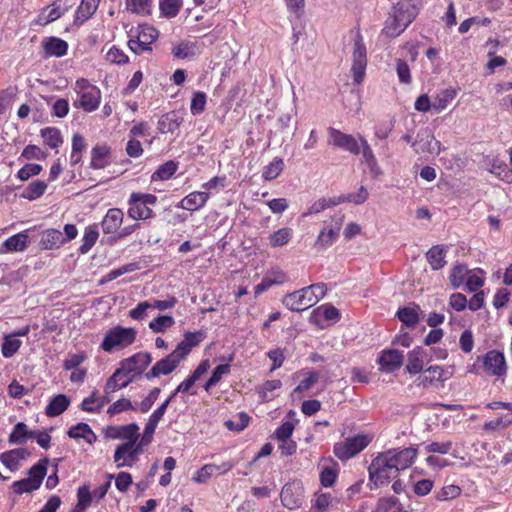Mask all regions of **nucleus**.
Instances as JSON below:
<instances>
[{"mask_svg": "<svg viewBox=\"0 0 512 512\" xmlns=\"http://www.w3.org/2000/svg\"><path fill=\"white\" fill-rule=\"evenodd\" d=\"M327 292L326 284L316 283L298 291L287 294L283 305L291 311H303L319 302Z\"/></svg>", "mask_w": 512, "mask_h": 512, "instance_id": "nucleus-1", "label": "nucleus"}, {"mask_svg": "<svg viewBox=\"0 0 512 512\" xmlns=\"http://www.w3.org/2000/svg\"><path fill=\"white\" fill-rule=\"evenodd\" d=\"M369 480L376 486L387 484L398 477L399 472L384 452L376 456L368 467Z\"/></svg>", "mask_w": 512, "mask_h": 512, "instance_id": "nucleus-2", "label": "nucleus"}, {"mask_svg": "<svg viewBox=\"0 0 512 512\" xmlns=\"http://www.w3.org/2000/svg\"><path fill=\"white\" fill-rule=\"evenodd\" d=\"M136 335V329L118 325L106 332L101 348L105 352H112L115 348H126L134 343Z\"/></svg>", "mask_w": 512, "mask_h": 512, "instance_id": "nucleus-3", "label": "nucleus"}, {"mask_svg": "<svg viewBox=\"0 0 512 512\" xmlns=\"http://www.w3.org/2000/svg\"><path fill=\"white\" fill-rule=\"evenodd\" d=\"M371 442V438L366 434H357L348 437L345 441L334 445V454L341 461L348 460L361 451H363Z\"/></svg>", "mask_w": 512, "mask_h": 512, "instance_id": "nucleus-4", "label": "nucleus"}, {"mask_svg": "<svg viewBox=\"0 0 512 512\" xmlns=\"http://www.w3.org/2000/svg\"><path fill=\"white\" fill-rule=\"evenodd\" d=\"M367 66V50L363 42V37L358 29L355 33L353 51H352V75L354 82L360 84L365 76Z\"/></svg>", "mask_w": 512, "mask_h": 512, "instance_id": "nucleus-5", "label": "nucleus"}, {"mask_svg": "<svg viewBox=\"0 0 512 512\" xmlns=\"http://www.w3.org/2000/svg\"><path fill=\"white\" fill-rule=\"evenodd\" d=\"M137 442L126 441L116 447L113 458L117 468L132 467L138 461L143 447Z\"/></svg>", "mask_w": 512, "mask_h": 512, "instance_id": "nucleus-6", "label": "nucleus"}, {"mask_svg": "<svg viewBox=\"0 0 512 512\" xmlns=\"http://www.w3.org/2000/svg\"><path fill=\"white\" fill-rule=\"evenodd\" d=\"M343 220H344V215L337 214L332 218L330 225H328L327 227H324L320 231V233L315 241V247L317 249H319V250L326 249L327 247L331 246L336 241V239L339 236V233H340V230H341V227L343 224Z\"/></svg>", "mask_w": 512, "mask_h": 512, "instance_id": "nucleus-7", "label": "nucleus"}, {"mask_svg": "<svg viewBox=\"0 0 512 512\" xmlns=\"http://www.w3.org/2000/svg\"><path fill=\"white\" fill-rule=\"evenodd\" d=\"M418 154L438 155L441 151V143L436 140L428 128L421 129L412 143Z\"/></svg>", "mask_w": 512, "mask_h": 512, "instance_id": "nucleus-8", "label": "nucleus"}, {"mask_svg": "<svg viewBox=\"0 0 512 512\" xmlns=\"http://www.w3.org/2000/svg\"><path fill=\"white\" fill-rule=\"evenodd\" d=\"M152 362V356L148 352H138L120 362L123 371L133 375L136 379L142 375Z\"/></svg>", "mask_w": 512, "mask_h": 512, "instance_id": "nucleus-9", "label": "nucleus"}, {"mask_svg": "<svg viewBox=\"0 0 512 512\" xmlns=\"http://www.w3.org/2000/svg\"><path fill=\"white\" fill-rule=\"evenodd\" d=\"M485 372L491 376L502 377L507 372L504 354L497 350H490L482 357Z\"/></svg>", "mask_w": 512, "mask_h": 512, "instance_id": "nucleus-10", "label": "nucleus"}, {"mask_svg": "<svg viewBox=\"0 0 512 512\" xmlns=\"http://www.w3.org/2000/svg\"><path fill=\"white\" fill-rule=\"evenodd\" d=\"M328 144L346 150L354 155L360 153V146L353 135L346 134L340 130L330 127L328 129Z\"/></svg>", "mask_w": 512, "mask_h": 512, "instance_id": "nucleus-11", "label": "nucleus"}, {"mask_svg": "<svg viewBox=\"0 0 512 512\" xmlns=\"http://www.w3.org/2000/svg\"><path fill=\"white\" fill-rule=\"evenodd\" d=\"M384 453L388 458H391L392 464L400 472L414 463L418 450L415 447H408L401 450L389 449Z\"/></svg>", "mask_w": 512, "mask_h": 512, "instance_id": "nucleus-12", "label": "nucleus"}, {"mask_svg": "<svg viewBox=\"0 0 512 512\" xmlns=\"http://www.w3.org/2000/svg\"><path fill=\"white\" fill-rule=\"evenodd\" d=\"M281 502L288 509L301 506L303 501V487L300 482H291L283 486L281 490Z\"/></svg>", "mask_w": 512, "mask_h": 512, "instance_id": "nucleus-13", "label": "nucleus"}, {"mask_svg": "<svg viewBox=\"0 0 512 512\" xmlns=\"http://www.w3.org/2000/svg\"><path fill=\"white\" fill-rule=\"evenodd\" d=\"M392 15L394 16V21H396L398 24H404L407 28L409 24L415 19L417 15V9L410 0H402L393 7Z\"/></svg>", "mask_w": 512, "mask_h": 512, "instance_id": "nucleus-14", "label": "nucleus"}, {"mask_svg": "<svg viewBox=\"0 0 512 512\" xmlns=\"http://www.w3.org/2000/svg\"><path fill=\"white\" fill-rule=\"evenodd\" d=\"M136 378L128 372L123 371L122 367L119 366L115 372L110 376L105 384L104 393L111 394L122 388L127 387Z\"/></svg>", "mask_w": 512, "mask_h": 512, "instance_id": "nucleus-15", "label": "nucleus"}, {"mask_svg": "<svg viewBox=\"0 0 512 512\" xmlns=\"http://www.w3.org/2000/svg\"><path fill=\"white\" fill-rule=\"evenodd\" d=\"M404 356L402 352L395 349L384 350L378 358V364L385 372H393L403 364Z\"/></svg>", "mask_w": 512, "mask_h": 512, "instance_id": "nucleus-16", "label": "nucleus"}, {"mask_svg": "<svg viewBox=\"0 0 512 512\" xmlns=\"http://www.w3.org/2000/svg\"><path fill=\"white\" fill-rule=\"evenodd\" d=\"M30 452L26 448H16L0 454V462L10 471L15 472L20 467V462L29 457Z\"/></svg>", "mask_w": 512, "mask_h": 512, "instance_id": "nucleus-17", "label": "nucleus"}, {"mask_svg": "<svg viewBox=\"0 0 512 512\" xmlns=\"http://www.w3.org/2000/svg\"><path fill=\"white\" fill-rule=\"evenodd\" d=\"M179 365V362L171 355L157 361L153 367L145 374L147 379L156 378L160 375H168Z\"/></svg>", "mask_w": 512, "mask_h": 512, "instance_id": "nucleus-18", "label": "nucleus"}, {"mask_svg": "<svg viewBox=\"0 0 512 512\" xmlns=\"http://www.w3.org/2000/svg\"><path fill=\"white\" fill-rule=\"evenodd\" d=\"M107 436L110 438L126 439L127 441H138L139 426L136 423H131L123 426L109 427Z\"/></svg>", "mask_w": 512, "mask_h": 512, "instance_id": "nucleus-19", "label": "nucleus"}, {"mask_svg": "<svg viewBox=\"0 0 512 512\" xmlns=\"http://www.w3.org/2000/svg\"><path fill=\"white\" fill-rule=\"evenodd\" d=\"M123 218L124 214L121 209H109L101 223L102 231L105 234L116 232L120 228L123 222Z\"/></svg>", "mask_w": 512, "mask_h": 512, "instance_id": "nucleus-20", "label": "nucleus"}, {"mask_svg": "<svg viewBox=\"0 0 512 512\" xmlns=\"http://www.w3.org/2000/svg\"><path fill=\"white\" fill-rule=\"evenodd\" d=\"M128 202L130 205L128 209V216L133 220H146L154 216L152 209L150 207H147L138 198H133L132 194Z\"/></svg>", "mask_w": 512, "mask_h": 512, "instance_id": "nucleus-21", "label": "nucleus"}, {"mask_svg": "<svg viewBox=\"0 0 512 512\" xmlns=\"http://www.w3.org/2000/svg\"><path fill=\"white\" fill-rule=\"evenodd\" d=\"M110 148L106 145H96L91 151L90 166L93 169H103L110 163Z\"/></svg>", "mask_w": 512, "mask_h": 512, "instance_id": "nucleus-22", "label": "nucleus"}, {"mask_svg": "<svg viewBox=\"0 0 512 512\" xmlns=\"http://www.w3.org/2000/svg\"><path fill=\"white\" fill-rule=\"evenodd\" d=\"M100 103V90L97 87H91L90 90L81 94L78 106L87 112L96 110ZM77 105V103H75Z\"/></svg>", "mask_w": 512, "mask_h": 512, "instance_id": "nucleus-23", "label": "nucleus"}, {"mask_svg": "<svg viewBox=\"0 0 512 512\" xmlns=\"http://www.w3.org/2000/svg\"><path fill=\"white\" fill-rule=\"evenodd\" d=\"M70 405V399L65 394H58L53 397L45 409L48 417H57L61 415Z\"/></svg>", "mask_w": 512, "mask_h": 512, "instance_id": "nucleus-24", "label": "nucleus"}, {"mask_svg": "<svg viewBox=\"0 0 512 512\" xmlns=\"http://www.w3.org/2000/svg\"><path fill=\"white\" fill-rule=\"evenodd\" d=\"M67 435L73 439H84L87 443L92 444L97 440L96 434L92 431L90 426L86 423L80 422L72 426Z\"/></svg>", "mask_w": 512, "mask_h": 512, "instance_id": "nucleus-25", "label": "nucleus"}, {"mask_svg": "<svg viewBox=\"0 0 512 512\" xmlns=\"http://www.w3.org/2000/svg\"><path fill=\"white\" fill-rule=\"evenodd\" d=\"M100 0H82L75 15V24H82L97 10Z\"/></svg>", "mask_w": 512, "mask_h": 512, "instance_id": "nucleus-26", "label": "nucleus"}, {"mask_svg": "<svg viewBox=\"0 0 512 512\" xmlns=\"http://www.w3.org/2000/svg\"><path fill=\"white\" fill-rule=\"evenodd\" d=\"M209 198L206 192H192L181 201V207L189 211H195L205 205Z\"/></svg>", "mask_w": 512, "mask_h": 512, "instance_id": "nucleus-27", "label": "nucleus"}, {"mask_svg": "<svg viewBox=\"0 0 512 512\" xmlns=\"http://www.w3.org/2000/svg\"><path fill=\"white\" fill-rule=\"evenodd\" d=\"M64 239L62 238V233L57 229H48L46 230L41 237L40 246L45 250H52L58 248Z\"/></svg>", "mask_w": 512, "mask_h": 512, "instance_id": "nucleus-28", "label": "nucleus"}, {"mask_svg": "<svg viewBox=\"0 0 512 512\" xmlns=\"http://www.w3.org/2000/svg\"><path fill=\"white\" fill-rule=\"evenodd\" d=\"M43 46L46 54L55 57L64 56L68 49V44L64 40L56 37L48 38Z\"/></svg>", "mask_w": 512, "mask_h": 512, "instance_id": "nucleus-29", "label": "nucleus"}, {"mask_svg": "<svg viewBox=\"0 0 512 512\" xmlns=\"http://www.w3.org/2000/svg\"><path fill=\"white\" fill-rule=\"evenodd\" d=\"M48 462V458L41 459L28 470L27 479L32 481L34 485H38V488H40L42 481L47 474Z\"/></svg>", "mask_w": 512, "mask_h": 512, "instance_id": "nucleus-30", "label": "nucleus"}, {"mask_svg": "<svg viewBox=\"0 0 512 512\" xmlns=\"http://www.w3.org/2000/svg\"><path fill=\"white\" fill-rule=\"evenodd\" d=\"M424 351L421 347H417L408 353V363L406 370L410 374H418L423 370Z\"/></svg>", "mask_w": 512, "mask_h": 512, "instance_id": "nucleus-31", "label": "nucleus"}, {"mask_svg": "<svg viewBox=\"0 0 512 512\" xmlns=\"http://www.w3.org/2000/svg\"><path fill=\"white\" fill-rule=\"evenodd\" d=\"M456 90L453 88H448L445 90H442L437 94V96L434 98L432 102L433 109L437 112H441L444 109L447 108L449 103L454 100L456 97Z\"/></svg>", "mask_w": 512, "mask_h": 512, "instance_id": "nucleus-32", "label": "nucleus"}, {"mask_svg": "<svg viewBox=\"0 0 512 512\" xmlns=\"http://www.w3.org/2000/svg\"><path fill=\"white\" fill-rule=\"evenodd\" d=\"M182 122L175 112L168 113L159 120V130L161 133H173Z\"/></svg>", "mask_w": 512, "mask_h": 512, "instance_id": "nucleus-33", "label": "nucleus"}, {"mask_svg": "<svg viewBox=\"0 0 512 512\" xmlns=\"http://www.w3.org/2000/svg\"><path fill=\"white\" fill-rule=\"evenodd\" d=\"M419 306L404 307L398 310L397 317L407 327H414L419 322Z\"/></svg>", "mask_w": 512, "mask_h": 512, "instance_id": "nucleus-34", "label": "nucleus"}, {"mask_svg": "<svg viewBox=\"0 0 512 512\" xmlns=\"http://www.w3.org/2000/svg\"><path fill=\"white\" fill-rule=\"evenodd\" d=\"M46 188L47 184L44 181L35 180L25 188L21 194V197L33 201L41 197L45 193Z\"/></svg>", "mask_w": 512, "mask_h": 512, "instance_id": "nucleus-35", "label": "nucleus"}, {"mask_svg": "<svg viewBox=\"0 0 512 512\" xmlns=\"http://www.w3.org/2000/svg\"><path fill=\"white\" fill-rule=\"evenodd\" d=\"M27 242L28 235L26 232H21L5 240L3 246L8 251H23L27 248Z\"/></svg>", "mask_w": 512, "mask_h": 512, "instance_id": "nucleus-36", "label": "nucleus"}, {"mask_svg": "<svg viewBox=\"0 0 512 512\" xmlns=\"http://www.w3.org/2000/svg\"><path fill=\"white\" fill-rule=\"evenodd\" d=\"M426 258L433 270L441 269L445 265L444 249L439 246H433L427 253Z\"/></svg>", "mask_w": 512, "mask_h": 512, "instance_id": "nucleus-37", "label": "nucleus"}, {"mask_svg": "<svg viewBox=\"0 0 512 512\" xmlns=\"http://www.w3.org/2000/svg\"><path fill=\"white\" fill-rule=\"evenodd\" d=\"M28 440V427L24 422H18L9 435L10 444L22 445Z\"/></svg>", "mask_w": 512, "mask_h": 512, "instance_id": "nucleus-38", "label": "nucleus"}, {"mask_svg": "<svg viewBox=\"0 0 512 512\" xmlns=\"http://www.w3.org/2000/svg\"><path fill=\"white\" fill-rule=\"evenodd\" d=\"M98 237H99V233H98L96 226L86 227L84 236L82 239L83 243L79 248L80 253L86 254L94 246Z\"/></svg>", "mask_w": 512, "mask_h": 512, "instance_id": "nucleus-39", "label": "nucleus"}, {"mask_svg": "<svg viewBox=\"0 0 512 512\" xmlns=\"http://www.w3.org/2000/svg\"><path fill=\"white\" fill-rule=\"evenodd\" d=\"M178 164L172 160L160 165L159 168L153 173V180H168L177 171Z\"/></svg>", "mask_w": 512, "mask_h": 512, "instance_id": "nucleus-40", "label": "nucleus"}, {"mask_svg": "<svg viewBox=\"0 0 512 512\" xmlns=\"http://www.w3.org/2000/svg\"><path fill=\"white\" fill-rule=\"evenodd\" d=\"M175 320L169 315H159L149 323V328L155 333H162L166 329L172 327Z\"/></svg>", "mask_w": 512, "mask_h": 512, "instance_id": "nucleus-41", "label": "nucleus"}, {"mask_svg": "<svg viewBox=\"0 0 512 512\" xmlns=\"http://www.w3.org/2000/svg\"><path fill=\"white\" fill-rule=\"evenodd\" d=\"M284 169V162L281 158H275L269 165L264 168L263 178L271 181L276 179Z\"/></svg>", "mask_w": 512, "mask_h": 512, "instance_id": "nucleus-42", "label": "nucleus"}, {"mask_svg": "<svg viewBox=\"0 0 512 512\" xmlns=\"http://www.w3.org/2000/svg\"><path fill=\"white\" fill-rule=\"evenodd\" d=\"M282 383L280 380H267L262 386L258 389L259 397L262 402L271 401L274 396L269 394L270 392L279 389Z\"/></svg>", "mask_w": 512, "mask_h": 512, "instance_id": "nucleus-43", "label": "nucleus"}, {"mask_svg": "<svg viewBox=\"0 0 512 512\" xmlns=\"http://www.w3.org/2000/svg\"><path fill=\"white\" fill-rule=\"evenodd\" d=\"M78 503L74 507L79 511L84 512L92 502V493L89 490V487L86 485L80 486L77 491Z\"/></svg>", "mask_w": 512, "mask_h": 512, "instance_id": "nucleus-44", "label": "nucleus"}, {"mask_svg": "<svg viewBox=\"0 0 512 512\" xmlns=\"http://www.w3.org/2000/svg\"><path fill=\"white\" fill-rule=\"evenodd\" d=\"M41 136L51 148H56L62 143V137L57 128L46 127L41 130Z\"/></svg>", "mask_w": 512, "mask_h": 512, "instance_id": "nucleus-45", "label": "nucleus"}, {"mask_svg": "<svg viewBox=\"0 0 512 512\" xmlns=\"http://www.w3.org/2000/svg\"><path fill=\"white\" fill-rule=\"evenodd\" d=\"M292 237V229L290 228H281L275 231L270 236V245L272 247H280L287 244Z\"/></svg>", "mask_w": 512, "mask_h": 512, "instance_id": "nucleus-46", "label": "nucleus"}, {"mask_svg": "<svg viewBox=\"0 0 512 512\" xmlns=\"http://www.w3.org/2000/svg\"><path fill=\"white\" fill-rule=\"evenodd\" d=\"M21 340L15 338V335L6 336L2 344V354L5 358L12 357L20 348Z\"/></svg>", "mask_w": 512, "mask_h": 512, "instance_id": "nucleus-47", "label": "nucleus"}, {"mask_svg": "<svg viewBox=\"0 0 512 512\" xmlns=\"http://www.w3.org/2000/svg\"><path fill=\"white\" fill-rule=\"evenodd\" d=\"M181 5V0H160V10L164 16L169 18L178 14Z\"/></svg>", "mask_w": 512, "mask_h": 512, "instance_id": "nucleus-48", "label": "nucleus"}, {"mask_svg": "<svg viewBox=\"0 0 512 512\" xmlns=\"http://www.w3.org/2000/svg\"><path fill=\"white\" fill-rule=\"evenodd\" d=\"M405 29V25L402 23L398 24L396 21H394V16L391 15L385 23L383 33L388 37L394 38L399 36Z\"/></svg>", "mask_w": 512, "mask_h": 512, "instance_id": "nucleus-49", "label": "nucleus"}, {"mask_svg": "<svg viewBox=\"0 0 512 512\" xmlns=\"http://www.w3.org/2000/svg\"><path fill=\"white\" fill-rule=\"evenodd\" d=\"M207 96L204 92H195L190 105V110L193 115L202 113L205 109Z\"/></svg>", "mask_w": 512, "mask_h": 512, "instance_id": "nucleus-50", "label": "nucleus"}, {"mask_svg": "<svg viewBox=\"0 0 512 512\" xmlns=\"http://www.w3.org/2000/svg\"><path fill=\"white\" fill-rule=\"evenodd\" d=\"M41 171H42V166L39 164H34V163L26 164L18 171L17 177L21 181H26L30 177L40 174Z\"/></svg>", "mask_w": 512, "mask_h": 512, "instance_id": "nucleus-51", "label": "nucleus"}, {"mask_svg": "<svg viewBox=\"0 0 512 512\" xmlns=\"http://www.w3.org/2000/svg\"><path fill=\"white\" fill-rule=\"evenodd\" d=\"M135 407L133 406L132 402L129 399L121 398L114 402L107 410V413L110 416L119 414L126 410H134Z\"/></svg>", "mask_w": 512, "mask_h": 512, "instance_id": "nucleus-52", "label": "nucleus"}, {"mask_svg": "<svg viewBox=\"0 0 512 512\" xmlns=\"http://www.w3.org/2000/svg\"><path fill=\"white\" fill-rule=\"evenodd\" d=\"M12 489L16 494H23V493H31L38 488V485H34L32 481H30L27 478L21 479L19 481H15L12 484Z\"/></svg>", "mask_w": 512, "mask_h": 512, "instance_id": "nucleus-53", "label": "nucleus"}, {"mask_svg": "<svg viewBox=\"0 0 512 512\" xmlns=\"http://www.w3.org/2000/svg\"><path fill=\"white\" fill-rule=\"evenodd\" d=\"M239 420L238 421H234V420H228L225 422V426L231 430V431H242L244 430L248 424H249V421H250V417L244 413V412H241L239 415Z\"/></svg>", "mask_w": 512, "mask_h": 512, "instance_id": "nucleus-54", "label": "nucleus"}, {"mask_svg": "<svg viewBox=\"0 0 512 512\" xmlns=\"http://www.w3.org/2000/svg\"><path fill=\"white\" fill-rule=\"evenodd\" d=\"M161 390L158 387L153 388L150 393L141 401L139 409L142 413L148 412L157 400Z\"/></svg>", "mask_w": 512, "mask_h": 512, "instance_id": "nucleus-55", "label": "nucleus"}, {"mask_svg": "<svg viewBox=\"0 0 512 512\" xmlns=\"http://www.w3.org/2000/svg\"><path fill=\"white\" fill-rule=\"evenodd\" d=\"M319 374L317 372H309L308 377L300 382V384L293 390V394H300L303 391L310 389L318 380Z\"/></svg>", "mask_w": 512, "mask_h": 512, "instance_id": "nucleus-56", "label": "nucleus"}, {"mask_svg": "<svg viewBox=\"0 0 512 512\" xmlns=\"http://www.w3.org/2000/svg\"><path fill=\"white\" fill-rule=\"evenodd\" d=\"M461 493L460 487L456 485H447L444 486L440 492H438L436 498L440 501H446L450 499H454L459 496Z\"/></svg>", "mask_w": 512, "mask_h": 512, "instance_id": "nucleus-57", "label": "nucleus"}, {"mask_svg": "<svg viewBox=\"0 0 512 512\" xmlns=\"http://www.w3.org/2000/svg\"><path fill=\"white\" fill-rule=\"evenodd\" d=\"M467 273V267L465 265H456L451 274H450V282L453 287H459L464 280V277Z\"/></svg>", "mask_w": 512, "mask_h": 512, "instance_id": "nucleus-58", "label": "nucleus"}, {"mask_svg": "<svg viewBox=\"0 0 512 512\" xmlns=\"http://www.w3.org/2000/svg\"><path fill=\"white\" fill-rule=\"evenodd\" d=\"M143 42H147V45H150L157 39L158 31L151 26H142L140 27V31L137 35Z\"/></svg>", "mask_w": 512, "mask_h": 512, "instance_id": "nucleus-59", "label": "nucleus"}, {"mask_svg": "<svg viewBox=\"0 0 512 512\" xmlns=\"http://www.w3.org/2000/svg\"><path fill=\"white\" fill-rule=\"evenodd\" d=\"M452 442H432L425 446V450L428 453H439V454H447L450 452L452 448Z\"/></svg>", "mask_w": 512, "mask_h": 512, "instance_id": "nucleus-60", "label": "nucleus"}, {"mask_svg": "<svg viewBox=\"0 0 512 512\" xmlns=\"http://www.w3.org/2000/svg\"><path fill=\"white\" fill-rule=\"evenodd\" d=\"M157 427V424L148 420L146 426H145V429H144V432H143V435L142 437L140 438L139 437V440H138V444L140 446H142L143 448L147 445H149L153 439V435H154V432H155V429Z\"/></svg>", "mask_w": 512, "mask_h": 512, "instance_id": "nucleus-61", "label": "nucleus"}, {"mask_svg": "<svg viewBox=\"0 0 512 512\" xmlns=\"http://www.w3.org/2000/svg\"><path fill=\"white\" fill-rule=\"evenodd\" d=\"M336 478L337 471L332 467H324L320 473V482L325 487L332 486Z\"/></svg>", "mask_w": 512, "mask_h": 512, "instance_id": "nucleus-62", "label": "nucleus"}, {"mask_svg": "<svg viewBox=\"0 0 512 512\" xmlns=\"http://www.w3.org/2000/svg\"><path fill=\"white\" fill-rule=\"evenodd\" d=\"M216 465L214 464H207L204 465L200 470H198L193 477V480L197 483H205L215 472Z\"/></svg>", "mask_w": 512, "mask_h": 512, "instance_id": "nucleus-63", "label": "nucleus"}, {"mask_svg": "<svg viewBox=\"0 0 512 512\" xmlns=\"http://www.w3.org/2000/svg\"><path fill=\"white\" fill-rule=\"evenodd\" d=\"M394 128V121L383 122L375 126L374 134L375 137L380 140L388 138L389 134Z\"/></svg>", "mask_w": 512, "mask_h": 512, "instance_id": "nucleus-64", "label": "nucleus"}]
</instances>
